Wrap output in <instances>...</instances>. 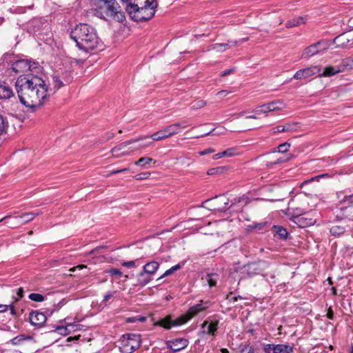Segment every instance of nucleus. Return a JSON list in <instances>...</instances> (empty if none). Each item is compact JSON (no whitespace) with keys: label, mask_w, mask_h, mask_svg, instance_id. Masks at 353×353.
I'll use <instances>...</instances> for the list:
<instances>
[{"label":"nucleus","mask_w":353,"mask_h":353,"mask_svg":"<svg viewBox=\"0 0 353 353\" xmlns=\"http://www.w3.org/2000/svg\"><path fill=\"white\" fill-rule=\"evenodd\" d=\"M239 299H242L241 296H234V294H230L229 295H228L227 296V299L230 301V302H235L236 301Z\"/></svg>","instance_id":"3c124183"},{"label":"nucleus","mask_w":353,"mask_h":353,"mask_svg":"<svg viewBox=\"0 0 353 353\" xmlns=\"http://www.w3.org/2000/svg\"><path fill=\"white\" fill-rule=\"evenodd\" d=\"M267 226V223H260L256 224L254 226H252L253 228L256 229L258 230H263Z\"/></svg>","instance_id":"8fccbe9b"},{"label":"nucleus","mask_w":353,"mask_h":353,"mask_svg":"<svg viewBox=\"0 0 353 353\" xmlns=\"http://www.w3.org/2000/svg\"><path fill=\"white\" fill-rule=\"evenodd\" d=\"M321 45V42H317L316 43L312 44L310 46L305 48L303 50L301 58L302 59H308L318 53L320 52V50L319 48Z\"/></svg>","instance_id":"a211bd4d"},{"label":"nucleus","mask_w":353,"mask_h":353,"mask_svg":"<svg viewBox=\"0 0 353 353\" xmlns=\"http://www.w3.org/2000/svg\"><path fill=\"white\" fill-rule=\"evenodd\" d=\"M294 78L297 80L305 79L303 70H299L294 74Z\"/></svg>","instance_id":"de8ad7c7"},{"label":"nucleus","mask_w":353,"mask_h":353,"mask_svg":"<svg viewBox=\"0 0 353 353\" xmlns=\"http://www.w3.org/2000/svg\"><path fill=\"white\" fill-rule=\"evenodd\" d=\"M148 137H140L138 139H130V140L123 141V142L121 143L120 144H119L118 145L114 147L111 150V152H112V155L115 157H120L122 156L128 155L130 154V152H127V151L121 152V151L123 150H124L129 145L134 143L136 142H139V141L144 140V139H148Z\"/></svg>","instance_id":"9b49d317"},{"label":"nucleus","mask_w":353,"mask_h":353,"mask_svg":"<svg viewBox=\"0 0 353 353\" xmlns=\"http://www.w3.org/2000/svg\"><path fill=\"white\" fill-rule=\"evenodd\" d=\"M182 265H183L179 263V264H176V265L171 267L170 269L167 270L163 275H161L160 277H159L157 279V281L161 280V279H163L165 276H168L172 274L174 272L181 269Z\"/></svg>","instance_id":"7c9ffc66"},{"label":"nucleus","mask_w":353,"mask_h":353,"mask_svg":"<svg viewBox=\"0 0 353 353\" xmlns=\"http://www.w3.org/2000/svg\"><path fill=\"white\" fill-rule=\"evenodd\" d=\"M214 152V150L213 148H208L206 150H204L203 151L199 152V154L201 156H203V155H205V154L213 153Z\"/></svg>","instance_id":"5fc2aeb1"},{"label":"nucleus","mask_w":353,"mask_h":353,"mask_svg":"<svg viewBox=\"0 0 353 353\" xmlns=\"http://www.w3.org/2000/svg\"><path fill=\"white\" fill-rule=\"evenodd\" d=\"M339 72H342V70L340 69L339 65L336 66H327L323 70V72L319 73V77H331Z\"/></svg>","instance_id":"6ab92c4d"},{"label":"nucleus","mask_w":353,"mask_h":353,"mask_svg":"<svg viewBox=\"0 0 353 353\" xmlns=\"http://www.w3.org/2000/svg\"><path fill=\"white\" fill-rule=\"evenodd\" d=\"M218 326H219V321H217V320L211 321L210 322L205 321L203 323L201 327L203 330V333H205L209 335L214 336L215 333L218 329Z\"/></svg>","instance_id":"dca6fc26"},{"label":"nucleus","mask_w":353,"mask_h":353,"mask_svg":"<svg viewBox=\"0 0 353 353\" xmlns=\"http://www.w3.org/2000/svg\"><path fill=\"white\" fill-rule=\"evenodd\" d=\"M159 268V263L156 261H152L147 263L143 267L144 270L148 274L153 276Z\"/></svg>","instance_id":"412c9836"},{"label":"nucleus","mask_w":353,"mask_h":353,"mask_svg":"<svg viewBox=\"0 0 353 353\" xmlns=\"http://www.w3.org/2000/svg\"><path fill=\"white\" fill-rule=\"evenodd\" d=\"M339 67L342 72L353 69V57H349L342 59Z\"/></svg>","instance_id":"5701e85b"},{"label":"nucleus","mask_w":353,"mask_h":353,"mask_svg":"<svg viewBox=\"0 0 353 353\" xmlns=\"http://www.w3.org/2000/svg\"><path fill=\"white\" fill-rule=\"evenodd\" d=\"M241 353H253V351L252 349L249 350H243Z\"/></svg>","instance_id":"774afa93"},{"label":"nucleus","mask_w":353,"mask_h":353,"mask_svg":"<svg viewBox=\"0 0 353 353\" xmlns=\"http://www.w3.org/2000/svg\"><path fill=\"white\" fill-rule=\"evenodd\" d=\"M327 316L330 319H333V318H334V314L330 309H329V310L327 312Z\"/></svg>","instance_id":"69168bd1"},{"label":"nucleus","mask_w":353,"mask_h":353,"mask_svg":"<svg viewBox=\"0 0 353 353\" xmlns=\"http://www.w3.org/2000/svg\"><path fill=\"white\" fill-rule=\"evenodd\" d=\"M72 326L71 324L68 325L67 326H58L57 330L59 332L60 334L66 335L69 334L70 331H68V327Z\"/></svg>","instance_id":"a18cd8bd"},{"label":"nucleus","mask_w":353,"mask_h":353,"mask_svg":"<svg viewBox=\"0 0 353 353\" xmlns=\"http://www.w3.org/2000/svg\"><path fill=\"white\" fill-rule=\"evenodd\" d=\"M208 50H214L216 52H224L225 48H223V46L221 43H214L210 46Z\"/></svg>","instance_id":"a19ab883"},{"label":"nucleus","mask_w":353,"mask_h":353,"mask_svg":"<svg viewBox=\"0 0 353 353\" xmlns=\"http://www.w3.org/2000/svg\"><path fill=\"white\" fill-rule=\"evenodd\" d=\"M335 41L342 48H351L353 46V31H350L336 37Z\"/></svg>","instance_id":"4468645a"},{"label":"nucleus","mask_w":353,"mask_h":353,"mask_svg":"<svg viewBox=\"0 0 353 353\" xmlns=\"http://www.w3.org/2000/svg\"><path fill=\"white\" fill-rule=\"evenodd\" d=\"M70 37L79 49L85 52L96 49L100 43L96 30L86 23L77 25L70 32Z\"/></svg>","instance_id":"f03ea898"},{"label":"nucleus","mask_w":353,"mask_h":353,"mask_svg":"<svg viewBox=\"0 0 353 353\" xmlns=\"http://www.w3.org/2000/svg\"><path fill=\"white\" fill-rule=\"evenodd\" d=\"M263 350L265 353H292L293 347L288 344H263Z\"/></svg>","instance_id":"f8f14e48"},{"label":"nucleus","mask_w":353,"mask_h":353,"mask_svg":"<svg viewBox=\"0 0 353 353\" xmlns=\"http://www.w3.org/2000/svg\"><path fill=\"white\" fill-rule=\"evenodd\" d=\"M254 112L256 113V114H267L268 112H270V110H269V106L268 105V103L266 104H263L262 105H260V106H258L256 107Z\"/></svg>","instance_id":"e433bc0d"},{"label":"nucleus","mask_w":353,"mask_h":353,"mask_svg":"<svg viewBox=\"0 0 353 353\" xmlns=\"http://www.w3.org/2000/svg\"><path fill=\"white\" fill-rule=\"evenodd\" d=\"M151 144H152L151 141H150L148 143H141L139 145V146L137 148H134V150L145 148L150 146Z\"/></svg>","instance_id":"6e6d98bb"},{"label":"nucleus","mask_w":353,"mask_h":353,"mask_svg":"<svg viewBox=\"0 0 353 353\" xmlns=\"http://www.w3.org/2000/svg\"><path fill=\"white\" fill-rule=\"evenodd\" d=\"M13 96V92L12 89L7 86L0 87V97L4 99H10Z\"/></svg>","instance_id":"cd10ccee"},{"label":"nucleus","mask_w":353,"mask_h":353,"mask_svg":"<svg viewBox=\"0 0 353 353\" xmlns=\"http://www.w3.org/2000/svg\"><path fill=\"white\" fill-rule=\"evenodd\" d=\"M15 87L21 103L30 108H40L50 96L46 81L36 74L20 75L16 81Z\"/></svg>","instance_id":"f257e3e1"},{"label":"nucleus","mask_w":353,"mask_h":353,"mask_svg":"<svg viewBox=\"0 0 353 353\" xmlns=\"http://www.w3.org/2000/svg\"><path fill=\"white\" fill-rule=\"evenodd\" d=\"M9 305L0 304V313L8 310Z\"/></svg>","instance_id":"680f3d73"},{"label":"nucleus","mask_w":353,"mask_h":353,"mask_svg":"<svg viewBox=\"0 0 353 353\" xmlns=\"http://www.w3.org/2000/svg\"><path fill=\"white\" fill-rule=\"evenodd\" d=\"M53 83H54V87L56 90H59L62 86H63V82L61 81L59 77L57 76L53 77Z\"/></svg>","instance_id":"37998d69"},{"label":"nucleus","mask_w":353,"mask_h":353,"mask_svg":"<svg viewBox=\"0 0 353 353\" xmlns=\"http://www.w3.org/2000/svg\"><path fill=\"white\" fill-rule=\"evenodd\" d=\"M269 268V263L265 261H258L243 266L242 273L245 274L248 277L263 274Z\"/></svg>","instance_id":"1a4fd4ad"},{"label":"nucleus","mask_w":353,"mask_h":353,"mask_svg":"<svg viewBox=\"0 0 353 353\" xmlns=\"http://www.w3.org/2000/svg\"><path fill=\"white\" fill-rule=\"evenodd\" d=\"M205 105H206V102L205 101L199 100V101H194L192 103V108L194 109V110L199 109V108L204 107Z\"/></svg>","instance_id":"79ce46f5"},{"label":"nucleus","mask_w":353,"mask_h":353,"mask_svg":"<svg viewBox=\"0 0 353 353\" xmlns=\"http://www.w3.org/2000/svg\"><path fill=\"white\" fill-rule=\"evenodd\" d=\"M158 6L157 0H134L125 6V10L135 21H145L152 19Z\"/></svg>","instance_id":"7ed1b4c3"},{"label":"nucleus","mask_w":353,"mask_h":353,"mask_svg":"<svg viewBox=\"0 0 353 353\" xmlns=\"http://www.w3.org/2000/svg\"><path fill=\"white\" fill-rule=\"evenodd\" d=\"M119 343L122 353H132L140 347L141 336L133 333L125 334L121 337Z\"/></svg>","instance_id":"423d86ee"},{"label":"nucleus","mask_w":353,"mask_h":353,"mask_svg":"<svg viewBox=\"0 0 353 353\" xmlns=\"http://www.w3.org/2000/svg\"><path fill=\"white\" fill-rule=\"evenodd\" d=\"M30 336H25L23 334L19 335L11 339V343L14 345H21L25 340L30 339Z\"/></svg>","instance_id":"f704fd0d"},{"label":"nucleus","mask_w":353,"mask_h":353,"mask_svg":"<svg viewBox=\"0 0 353 353\" xmlns=\"http://www.w3.org/2000/svg\"><path fill=\"white\" fill-rule=\"evenodd\" d=\"M210 305L211 303L209 301H201L199 303L190 307L187 313L176 318L175 320H172L170 316H168L160 319L157 324L165 329H170L174 326L181 325L188 322L197 314L210 307Z\"/></svg>","instance_id":"39448f33"},{"label":"nucleus","mask_w":353,"mask_h":353,"mask_svg":"<svg viewBox=\"0 0 353 353\" xmlns=\"http://www.w3.org/2000/svg\"><path fill=\"white\" fill-rule=\"evenodd\" d=\"M150 172H142L140 174H138L135 175L134 177L136 180H144L147 179L150 177Z\"/></svg>","instance_id":"c03bdc74"},{"label":"nucleus","mask_w":353,"mask_h":353,"mask_svg":"<svg viewBox=\"0 0 353 353\" xmlns=\"http://www.w3.org/2000/svg\"><path fill=\"white\" fill-rule=\"evenodd\" d=\"M92 12L97 17L105 20L112 19L120 23L125 20L116 0H95Z\"/></svg>","instance_id":"20e7f679"},{"label":"nucleus","mask_w":353,"mask_h":353,"mask_svg":"<svg viewBox=\"0 0 353 353\" xmlns=\"http://www.w3.org/2000/svg\"><path fill=\"white\" fill-rule=\"evenodd\" d=\"M221 46H223V48H225V50L231 47V45L230 44L229 41L225 43H221Z\"/></svg>","instance_id":"338daca9"},{"label":"nucleus","mask_w":353,"mask_h":353,"mask_svg":"<svg viewBox=\"0 0 353 353\" xmlns=\"http://www.w3.org/2000/svg\"><path fill=\"white\" fill-rule=\"evenodd\" d=\"M330 232L334 235H336V234H339L343 232V228L338 226H334L331 228Z\"/></svg>","instance_id":"09e8293b"},{"label":"nucleus","mask_w":353,"mask_h":353,"mask_svg":"<svg viewBox=\"0 0 353 353\" xmlns=\"http://www.w3.org/2000/svg\"><path fill=\"white\" fill-rule=\"evenodd\" d=\"M225 170V167H216L210 169L208 171V174L209 175H214V174H221L224 172Z\"/></svg>","instance_id":"ea45409f"},{"label":"nucleus","mask_w":353,"mask_h":353,"mask_svg":"<svg viewBox=\"0 0 353 353\" xmlns=\"http://www.w3.org/2000/svg\"><path fill=\"white\" fill-rule=\"evenodd\" d=\"M219 278V275L216 273L208 274L205 278L207 283L210 287L215 286L216 281Z\"/></svg>","instance_id":"c85d7f7f"},{"label":"nucleus","mask_w":353,"mask_h":353,"mask_svg":"<svg viewBox=\"0 0 353 353\" xmlns=\"http://www.w3.org/2000/svg\"><path fill=\"white\" fill-rule=\"evenodd\" d=\"M152 280V276L142 270L137 276L136 286L143 288L148 284Z\"/></svg>","instance_id":"f3484780"},{"label":"nucleus","mask_w":353,"mask_h":353,"mask_svg":"<svg viewBox=\"0 0 353 353\" xmlns=\"http://www.w3.org/2000/svg\"><path fill=\"white\" fill-rule=\"evenodd\" d=\"M107 272L112 276L115 275V276H121L123 274L122 272L119 269H116V268H112V269L108 270Z\"/></svg>","instance_id":"49530a36"},{"label":"nucleus","mask_w":353,"mask_h":353,"mask_svg":"<svg viewBox=\"0 0 353 353\" xmlns=\"http://www.w3.org/2000/svg\"><path fill=\"white\" fill-rule=\"evenodd\" d=\"M216 203H223V206H218L217 208H214V210H217L219 212H224L226 210V205L228 204V199H227L224 196L220 197L218 200L216 201Z\"/></svg>","instance_id":"72a5a7b5"},{"label":"nucleus","mask_w":353,"mask_h":353,"mask_svg":"<svg viewBox=\"0 0 353 353\" xmlns=\"http://www.w3.org/2000/svg\"><path fill=\"white\" fill-rule=\"evenodd\" d=\"M316 212L311 211L309 212H304L301 214H297L294 216V222L299 225L301 228H306L314 225L316 223V218L314 215Z\"/></svg>","instance_id":"9d476101"},{"label":"nucleus","mask_w":353,"mask_h":353,"mask_svg":"<svg viewBox=\"0 0 353 353\" xmlns=\"http://www.w3.org/2000/svg\"><path fill=\"white\" fill-rule=\"evenodd\" d=\"M112 296V293L110 292H107L103 296V301L107 302Z\"/></svg>","instance_id":"bf43d9fd"},{"label":"nucleus","mask_w":353,"mask_h":353,"mask_svg":"<svg viewBox=\"0 0 353 353\" xmlns=\"http://www.w3.org/2000/svg\"><path fill=\"white\" fill-rule=\"evenodd\" d=\"M250 202L249 198L245 195L234 198L231 201V205L230 208H232L239 203H241L243 206L248 204Z\"/></svg>","instance_id":"a878e982"},{"label":"nucleus","mask_w":353,"mask_h":353,"mask_svg":"<svg viewBox=\"0 0 353 353\" xmlns=\"http://www.w3.org/2000/svg\"><path fill=\"white\" fill-rule=\"evenodd\" d=\"M8 127L7 119L0 114V137L3 135Z\"/></svg>","instance_id":"473e14b6"},{"label":"nucleus","mask_w":353,"mask_h":353,"mask_svg":"<svg viewBox=\"0 0 353 353\" xmlns=\"http://www.w3.org/2000/svg\"><path fill=\"white\" fill-rule=\"evenodd\" d=\"M229 93H230V92L228 90H221V91H219V92H217L216 95L220 97H224L227 96Z\"/></svg>","instance_id":"4d7b16f0"},{"label":"nucleus","mask_w":353,"mask_h":353,"mask_svg":"<svg viewBox=\"0 0 353 353\" xmlns=\"http://www.w3.org/2000/svg\"><path fill=\"white\" fill-rule=\"evenodd\" d=\"M152 162L155 163L156 161L152 158L142 157L139 159L138 161H135L134 164L136 165H140L143 168H145L147 165H149Z\"/></svg>","instance_id":"c756f323"},{"label":"nucleus","mask_w":353,"mask_h":353,"mask_svg":"<svg viewBox=\"0 0 353 353\" xmlns=\"http://www.w3.org/2000/svg\"><path fill=\"white\" fill-rule=\"evenodd\" d=\"M274 232L277 234L282 240H285L288 238V233L285 228L281 225H274L272 227Z\"/></svg>","instance_id":"393cba45"},{"label":"nucleus","mask_w":353,"mask_h":353,"mask_svg":"<svg viewBox=\"0 0 353 353\" xmlns=\"http://www.w3.org/2000/svg\"><path fill=\"white\" fill-rule=\"evenodd\" d=\"M239 154L238 150L236 148H230L225 151L223 152V154L224 157H233Z\"/></svg>","instance_id":"4c0bfd02"},{"label":"nucleus","mask_w":353,"mask_h":353,"mask_svg":"<svg viewBox=\"0 0 353 353\" xmlns=\"http://www.w3.org/2000/svg\"><path fill=\"white\" fill-rule=\"evenodd\" d=\"M122 265L127 267V268H134V267H135V261H125L122 263Z\"/></svg>","instance_id":"603ef678"},{"label":"nucleus","mask_w":353,"mask_h":353,"mask_svg":"<svg viewBox=\"0 0 353 353\" xmlns=\"http://www.w3.org/2000/svg\"><path fill=\"white\" fill-rule=\"evenodd\" d=\"M29 299L36 302H42L45 299L44 296L42 294L38 293H31L29 295Z\"/></svg>","instance_id":"58836bf2"},{"label":"nucleus","mask_w":353,"mask_h":353,"mask_svg":"<svg viewBox=\"0 0 353 353\" xmlns=\"http://www.w3.org/2000/svg\"><path fill=\"white\" fill-rule=\"evenodd\" d=\"M38 213H24L21 216H16L15 219L17 220V224L18 225H23L34 219V217L38 215Z\"/></svg>","instance_id":"aec40b11"},{"label":"nucleus","mask_w":353,"mask_h":353,"mask_svg":"<svg viewBox=\"0 0 353 353\" xmlns=\"http://www.w3.org/2000/svg\"><path fill=\"white\" fill-rule=\"evenodd\" d=\"M271 112L280 110L283 108V103L281 101H275L268 103Z\"/></svg>","instance_id":"2f4dec72"},{"label":"nucleus","mask_w":353,"mask_h":353,"mask_svg":"<svg viewBox=\"0 0 353 353\" xmlns=\"http://www.w3.org/2000/svg\"><path fill=\"white\" fill-rule=\"evenodd\" d=\"M224 157V154H223V152H219V153L214 154L213 156V159L216 160V159H220L221 157Z\"/></svg>","instance_id":"0e129e2a"},{"label":"nucleus","mask_w":353,"mask_h":353,"mask_svg":"<svg viewBox=\"0 0 353 353\" xmlns=\"http://www.w3.org/2000/svg\"><path fill=\"white\" fill-rule=\"evenodd\" d=\"M295 125L287 123L285 125H279L275 128H272L271 131L273 134L282 132H291L295 130Z\"/></svg>","instance_id":"4be33fe9"},{"label":"nucleus","mask_w":353,"mask_h":353,"mask_svg":"<svg viewBox=\"0 0 353 353\" xmlns=\"http://www.w3.org/2000/svg\"><path fill=\"white\" fill-rule=\"evenodd\" d=\"M188 344V340L185 338L174 339L166 342L168 348L170 349L173 352H177L185 349Z\"/></svg>","instance_id":"ddd939ff"},{"label":"nucleus","mask_w":353,"mask_h":353,"mask_svg":"<svg viewBox=\"0 0 353 353\" xmlns=\"http://www.w3.org/2000/svg\"><path fill=\"white\" fill-rule=\"evenodd\" d=\"M11 69L15 73H33L39 70V64L26 59H19L13 63Z\"/></svg>","instance_id":"6e6552de"},{"label":"nucleus","mask_w":353,"mask_h":353,"mask_svg":"<svg viewBox=\"0 0 353 353\" xmlns=\"http://www.w3.org/2000/svg\"><path fill=\"white\" fill-rule=\"evenodd\" d=\"M30 322L35 326H41L46 321V315L39 311H32L30 313Z\"/></svg>","instance_id":"2eb2a0df"},{"label":"nucleus","mask_w":353,"mask_h":353,"mask_svg":"<svg viewBox=\"0 0 353 353\" xmlns=\"http://www.w3.org/2000/svg\"><path fill=\"white\" fill-rule=\"evenodd\" d=\"M303 23H305V19L302 17H299L288 21L285 26L286 28H290Z\"/></svg>","instance_id":"bb28decb"},{"label":"nucleus","mask_w":353,"mask_h":353,"mask_svg":"<svg viewBox=\"0 0 353 353\" xmlns=\"http://www.w3.org/2000/svg\"><path fill=\"white\" fill-rule=\"evenodd\" d=\"M282 161H283L282 160H281V159H278L276 161H274V162H267V163H265V165H266L268 167H269V166L272 165H276V164L280 163H281Z\"/></svg>","instance_id":"052dcab7"},{"label":"nucleus","mask_w":353,"mask_h":353,"mask_svg":"<svg viewBox=\"0 0 353 353\" xmlns=\"http://www.w3.org/2000/svg\"><path fill=\"white\" fill-rule=\"evenodd\" d=\"M234 71V68L228 69L221 73V77H225Z\"/></svg>","instance_id":"13d9d810"},{"label":"nucleus","mask_w":353,"mask_h":353,"mask_svg":"<svg viewBox=\"0 0 353 353\" xmlns=\"http://www.w3.org/2000/svg\"><path fill=\"white\" fill-rule=\"evenodd\" d=\"M188 126H189V124L185 121L175 123L163 128V130L152 134L150 136V138H151L154 141L165 139L178 134L181 129H184ZM148 138H149V137Z\"/></svg>","instance_id":"0eeeda50"},{"label":"nucleus","mask_w":353,"mask_h":353,"mask_svg":"<svg viewBox=\"0 0 353 353\" xmlns=\"http://www.w3.org/2000/svg\"><path fill=\"white\" fill-rule=\"evenodd\" d=\"M17 294L19 298H22L23 296V290L22 288H19L17 289Z\"/></svg>","instance_id":"e2e57ef3"},{"label":"nucleus","mask_w":353,"mask_h":353,"mask_svg":"<svg viewBox=\"0 0 353 353\" xmlns=\"http://www.w3.org/2000/svg\"><path fill=\"white\" fill-rule=\"evenodd\" d=\"M303 70L304 72L305 79H307L316 74H319V73L321 70V68L320 65H312Z\"/></svg>","instance_id":"b1692460"},{"label":"nucleus","mask_w":353,"mask_h":353,"mask_svg":"<svg viewBox=\"0 0 353 353\" xmlns=\"http://www.w3.org/2000/svg\"><path fill=\"white\" fill-rule=\"evenodd\" d=\"M246 41V39H242L239 41H237V40H230L228 41L230 44L231 45V47L232 46H237L239 44V43H243L244 41Z\"/></svg>","instance_id":"864d4df0"},{"label":"nucleus","mask_w":353,"mask_h":353,"mask_svg":"<svg viewBox=\"0 0 353 353\" xmlns=\"http://www.w3.org/2000/svg\"><path fill=\"white\" fill-rule=\"evenodd\" d=\"M290 144L288 142L280 144L276 148L274 149V152L284 153L288 151Z\"/></svg>","instance_id":"c9c22d12"}]
</instances>
